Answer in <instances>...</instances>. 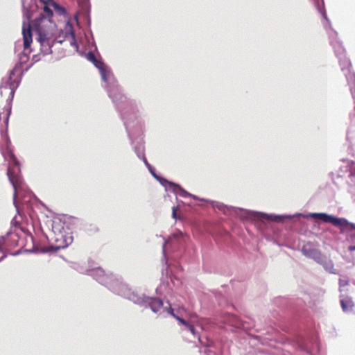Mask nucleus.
<instances>
[{
  "label": "nucleus",
  "instance_id": "nucleus-16",
  "mask_svg": "<svg viewBox=\"0 0 355 355\" xmlns=\"http://www.w3.org/2000/svg\"><path fill=\"white\" fill-rule=\"evenodd\" d=\"M70 35H71V37L72 40L74 41L75 40V36H74V33H73V31H71Z\"/></svg>",
  "mask_w": 355,
  "mask_h": 355
},
{
  "label": "nucleus",
  "instance_id": "nucleus-13",
  "mask_svg": "<svg viewBox=\"0 0 355 355\" xmlns=\"http://www.w3.org/2000/svg\"><path fill=\"white\" fill-rule=\"evenodd\" d=\"M4 242V238L3 237H0V252H1L3 251V247H2V245Z\"/></svg>",
  "mask_w": 355,
  "mask_h": 355
},
{
  "label": "nucleus",
  "instance_id": "nucleus-12",
  "mask_svg": "<svg viewBox=\"0 0 355 355\" xmlns=\"http://www.w3.org/2000/svg\"><path fill=\"white\" fill-rule=\"evenodd\" d=\"M340 304H341V306H342V308H343V309L344 311H347V310L348 307H347V304L345 303V300H342L340 301Z\"/></svg>",
  "mask_w": 355,
  "mask_h": 355
},
{
  "label": "nucleus",
  "instance_id": "nucleus-6",
  "mask_svg": "<svg viewBox=\"0 0 355 355\" xmlns=\"http://www.w3.org/2000/svg\"><path fill=\"white\" fill-rule=\"evenodd\" d=\"M60 239H62L63 241L60 244L55 245V249L57 250L67 247L70 243H71L73 240L71 236L66 237L62 234H60Z\"/></svg>",
  "mask_w": 355,
  "mask_h": 355
},
{
  "label": "nucleus",
  "instance_id": "nucleus-18",
  "mask_svg": "<svg viewBox=\"0 0 355 355\" xmlns=\"http://www.w3.org/2000/svg\"><path fill=\"white\" fill-rule=\"evenodd\" d=\"M179 309L184 310V308L182 307V308H180Z\"/></svg>",
  "mask_w": 355,
  "mask_h": 355
},
{
  "label": "nucleus",
  "instance_id": "nucleus-7",
  "mask_svg": "<svg viewBox=\"0 0 355 355\" xmlns=\"http://www.w3.org/2000/svg\"><path fill=\"white\" fill-rule=\"evenodd\" d=\"M87 58L89 60L92 61L94 64V65L101 71H103L104 69V63L101 61H98L94 53H89L87 55Z\"/></svg>",
  "mask_w": 355,
  "mask_h": 355
},
{
  "label": "nucleus",
  "instance_id": "nucleus-8",
  "mask_svg": "<svg viewBox=\"0 0 355 355\" xmlns=\"http://www.w3.org/2000/svg\"><path fill=\"white\" fill-rule=\"evenodd\" d=\"M53 15V11L51 8H49L47 6H44L43 8V11L40 14L38 17H48L51 19Z\"/></svg>",
  "mask_w": 355,
  "mask_h": 355
},
{
  "label": "nucleus",
  "instance_id": "nucleus-5",
  "mask_svg": "<svg viewBox=\"0 0 355 355\" xmlns=\"http://www.w3.org/2000/svg\"><path fill=\"white\" fill-rule=\"evenodd\" d=\"M148 305L153 312L157 313L162 308L163 302L160 299L153 298L149 301Z\"/></svg>",
  "mask_w": 355,
  "mask_h": 355
},
{
  "label": "nucleus",
  "instance_id": "nucleus-15",
  "mask_svg": "<svg viewBox=\"0 0 355 355\" xmlns=\"http://www.w3.org/2000/svg\"><path fill=\"white\" fill-rule=\"evenodd\" d=\"M144 162L145 163V164L148 167V168H150L151 166L148 164V161L146 160V158L144 159Z\"/></svg>",
  "mask_w": 355,
  "mask_h": 355
},
{
  "label": "nucleus",
  "instance_id": "nucleus-14",
  "mask_svg": "<svg viewBox=\"0 0 355 355\" xmlns=\"http://www.w3.org/2000/svg\"><path fill=\"white\" fill-rule=\"evenodd\" d=\"M172 216L174 218H176V208L174 207H173Z\"/></svg>",
  "mask_w": 355,
  "mask_h": 355
},
{
  "label": "nucleus",
  "instance_id": "nucleus-9",
  "mask_svg": "<svg viewBox=\"0 0 355 355\" xmlns=\"http://www.w3.org/2000/svg\"><path fill=\"white\" fill-rule=\"evenodd\" d=\"M175 319L177 320L180 324H182V325H184L185 327H187V325H189V322H187L185 320L179 317L178 315L177 317H175Z\"/></svg>",
  "mask_w": 355,
  "mask_h": 355
},
{
  "label": "nucleus",
  "instance_id": "nucleus-11",
  "mask_svg": "<svg viewBox=\"0 0 355 355\" xmlns=\"http://www.w3.org/2000/svg\"><path fill=\"white\" fill-rule=\"evenodd\" d=\"M187 327L188 328L189 331L193 334L196 335V330L193 325L190 324L189 323V325H187Z\"/></svg>",
  "mask_w": 355,
  "mask_h": 355
},
{
  "label": "nucleus",
  "instance_id": "nucleus-17",
  "mask_svg": "<svg viewBox=\"0 0 355 355\" xmlns=\"http://www.w3.org/2000/svg\"><path fill=\"white\" fill-rule=\"evenodd\" d=\"M349 251H354L355 250V245H352L349 247Z\"/></svg>",
  "mask_w": 355,
  "mask_h": 355
},
{
  "label": "nucleus",
  "instance_id": "nucleus-10",
  "mask_svg": "<svg viewBox=\"0 0 355 355\" xmlns=\"http://www.w3.org/2000/svg\"><path fill=\"white\" fill-rule=\"evenodd\" d=\"M167 312L174 318L178 316V315L175 313L174 309L171 306L167 309Z\"/></svg>",
  "mask_w": 355,
  "mask_h": 355
},
{
  "label": "nucleus",
  "instance_id": "nucleus-3",
  "mask_svg": "<svg viewBox=\"0 0 355 355\" xmlns=\"http://www.w3.org/2000/svg\"><path fill=\"white\" fill-rule=\"evenodd\" d=\"M311 217L315 219H320L324 223H330L334 226L340 227L342 232L355 230V224L349 223L343 218H336L324 213H313L311 214Z\"/></svg>",
  "mask_w": 355,
  "mask_h": 355
},
{
  "label": "nucleus",
  "instance_id": "nucleus-1",
  "mask_svg": "<svg viewBox=\"0 0 355 355\" xmlns=\"http://www.w3.org/2000/svg\"><path fill=\"white\" fill-rule=\"evenodd\" d=\"M32 29L37 34V40L41 45V51L44 54L51 53V47L56 40L55 24L48 17H37L31 24H28L26 27L24 24L22 35L24 49H28L32 42Z\"/></svg>",
  "mask_w": 355,
  "mask_h": 355
},
{
  "label": "nucleus",
  "instance_id": "nucleus-2",
  "mask_svg": "<svg viewBox=\"0 0 355 355\" xmlns=\"http://www.w3.org/2000/svg\"><path fill=\"white\" fill-rule=\"evenodd\" d=\"M7 176L13 187V197L15 199L19 191L23 189L24 182L21 175L19 162L12 152L9 153Z\"/></svg>",
  "mask_w": 355,
  "mask_h": 355
},
{
  "label": "nucleus",
  "instance_id": "nucleus-4",
  "mask_svg": "<svg viewBox=\"0 0 355 355\" xmlns=\"http://www.w3.org/2000/svg\"><path fill=\"white\" fill-rule=\"evenodd\" d=\"M169 184L172 187L173 191L180 196L183 198L192 197L193 198L196 199V197L194 195L189 193L184 189H182L180 185L172 182H170Z\"/></svg>",
  "mask_w": 355,
  "mask_h": 355
}]
</instances>
